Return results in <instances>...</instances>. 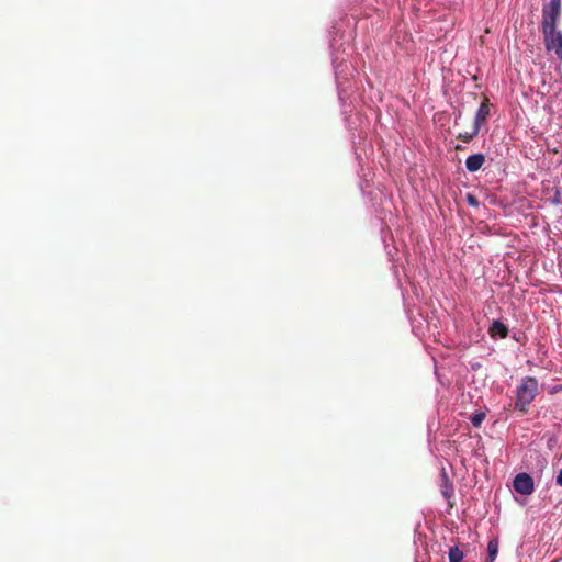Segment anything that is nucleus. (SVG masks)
Instances as JSON below:
<instances>
[{
	"instance_id": "obj_12",
	"label": "nucleus",
	"mask_w": 562,
	"mask_h": 562,
	"mask_svg": "<svg viewBox=\"0 0 562 562\" xmlns=\"http://www.w3.org/2000/svg\"><path fill=\"white\" fill-rule=\"evenodd\" d=\"M467 200L470 205H474V206L479 205V202L476 201V199L471 194H468Z\"/></svg>"
},
{
	"instance_id": "obj_7",
	"label": "nucleus",
	"mask_w": 562,
	"mask_h": 562,
	"mask_svg": "<svg viewBox=\"0 0 562 562\" xmlns=\"http://www.w3.org/2000/svg\"><path fill=\"white\" fill-rule=\"evenodd\" d=\"M488 333L493 338H506L508 336V328L501 321H493L492 325L488 328Z\"/></svg>"
},
{
	"instance_id": "obj_8",
	"label": "nucleus",
	"mask_w": 562,
	"mask_h": 562,
	"mask_svg": "<svg viewBox=\"0 0 562 562\" xmlns=\"http://www.w3.org/2000/svg\"><path fill=\"white\" fill-rule=\"evenodd\" d=\"M479 132L480 127L473 124L472 130L470 132L459 133L458 138L464 143H469L473 139L474 136L479 134Z\"/></svg>"
},
{
	"instance_id": "obj_13",
	"label": "nucleus",
	"mask_w": 562,
	"mask_h": 562,
	"mask_svg": "<svg viewBox=\"0 0 562 562\" xmlns=\"http://www.w3.org/2000/svg\"><path fill=\"white\" fill-rule=\"evenodd\" d=\"M557 484L562 486V469L559 471V474L557 476Z\"/></svg>"
},
{
	"instance_id": "obj_10",
	"label": "nucleus",
	"mask_w": 562,
	"mask_h": 562,
	"mask_svg": "<svg viewBox=\"0 0 562 562\" xmlns=\"http://www.w3.org/2000/svg\"><path fill=\"white\" fill-rule=\"evenodd\" d=\"M463 552L458 547H451L449 550V562H461Z\"/></svg>"
},
{
	"instance_id": "obj_5",
	"label": "nucleus",
	"mask_w": 562,
	"mask_h": 562,
	"mask_svg": "<svg viewBox=\"0 0 562 562\" xmlns=\"http://www.w3.org/2000/svg\"><path fill=\"white\" fill-rule=\"evenodd\" d=\"M491 111V103L487 98H484L483 101L480 104V108L476 112L474 125L479 126L481 128L482 124H484L490 116Z\"/></svg>"
},
{
	"instance_id": "obj_3",
	"label": "nucleus",
	"mask_w": 562,
	"mask_h": 562,
	"mask_svg": "<svg viewBox=\"0 0 562 562\" xmlns=\"http://www.w3.org/2000/svg\"><path fill=\"white\" fill-rule=\"evenodd\" d=\"M513 487L521 495H530L535 490L533 479L525 472L518 473L514 479Z\"/></svg>"
},
{
	"instance_id": "obj_6",
	"label": "nucleus",
	"mask_w": 562,
	"mask_h": 562,
	"mask_svg": "<svg viewBox=\"0 0 562 562\" xmlns=\"http://www.w3.org/2000/svg\"><path fill=\"white\" fill-rule=\"evenodd\" d=\"M484 161H485V156L483 154L471 155L465 159V168L470 172H475L482 168Z\"/></svg>"
},
{
	"instance_id": "obj_4",
	"label": "nucleus",
	"mask_w": 562,
	"mask_h": 562,
	"mask_svg": "<svg viewBox=\"0 0 562 562\" xmlns=\"http://www.w3.org/2000/svg\"><path fill=\"white\" fill-rule=\"evenodd\" d=\"M441 484H440V492L445 499L449 503V506L452 507L453 503L451 502L453 495H454V487L453 483L450 481L448 473L445 469L441 470L440 473Z\"/></svg>"
},
{
	"instance_id": "obj_2",
	"label": "nucleus",
	"mask_w": 562,
	"mask_h": 562,
	"mask_svg": "<svg viewBox=\"0 0 562 562\" xmlns=\"http://www.w3.org/2000/svg\"><path fill=\"white\" fill-rule=\"evenodd\" d=\"M538 381L536 378L526 376L517 387L515 407L521 413H527L530 403L538 394Z\"/></svg>"
},
{
	"instance_id": "obj_1",
	"label": "nucleus",
	"mask_w": 562,
	"mask_h": 562,
	"mask_svg": "<svg viewBox=\"0 0 562 562\" xmlns=\"http://www.w3.org/2000/svg\"><path fill=\"white\" fill-rule=\"evenodd\" d=\"M562 13V0H550L542 5L541 31L548 52H554L562 61V32L557 29Z\"/></svg>"
},
{
	"instance_id": "obj_9",
	"label": "nucleus",
	"mask_w": 562,
	"mask_h": 562,
	"mask_svg": "<svg viewBox=\"0 0 562 562\" xmlns=\"http://www.w3.org/2000/svg\"><path fill=\"white\" fill-rule=\"evenodd\" d=\"M488 562H494L498 553L497 540H491L487 544Z\"/></svg>"
},
{
	"instance_id": "obj_11",
	"label": "nucleus",
	"mask_w": 562,
	"mask_h": 562,
	"mask_svg": "<svg viewBox=\"0 0 562 562\" xmlns=\"http://www.w3.org/2000/svg\"><path fill=\"white\" fill-rule=\"evenodd\" d=\"M484 418H485L484 413H476L471 417V423L474 427H480L482 422L484 420Z\"/></svg>"
}]
</instances>
